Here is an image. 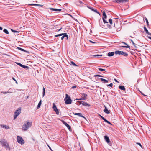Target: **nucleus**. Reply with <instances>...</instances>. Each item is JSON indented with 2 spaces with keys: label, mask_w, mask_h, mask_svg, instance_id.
Listing matches in <instances>:
<instances>
[{
  "label": "nucleus",
  "mask_w": 151,
  "mask_h": 151,
  "mask_svg": "<svg viewBox=\"0 0 151 151\" xmlns=\"http://www.w3.org/2000/svg\"><path fill=\"white\" fill-rule=\"evenodd\" d=\"M99 70L101 71H104L105 70V69L102 68H99Z\"/></svg>",
  "instance_id": "nucleus-40"
},
{
  "label": "nucleus",
  "mask_w": 151,
  "mask_h": 151,
  "mask_svg": "<svg viewBox=\"0 0 151 151\" xmlns=\"http://www.w3.org/2000/svg\"><path fill=\"white\" fill-rule=\"evenodd\" d=\"M122 43L124 44L125 45H126L127 46H122L121 47L123 48H130V46H128V45L126 43H125L124 42H122Z\"/></svg>",
  "instance_id": "nucleus-11"
},
{
  "label": "nucleus",
  "mask_w": 151,
  "mask_h": 151,
  "mask_svg": "<svg viewBox=\"0 0 151 151\" xmlns=\"http://www.w3.org/2000/svg\"><path fill=\"white\" fill-rule=\"evenodd\" d=\"M17 48L18 49V50H19L22 51H23V52H25L26 53H29V52H28L27 51L21 48H20V47H17Z\"/></svg>",
  "instance_id": "nucleus-18"
},
{
  "label": "nucleus",
  "mask_w": 151,
  "mask_h": 151,
  "mask_svg": "<svg viewBox=\"0 0 151 151\" xmlns=\"http://www.w3.org/2000/svg\"><path fill=\"white\" fill-rule=\"evenodd\" d=\"M66 97L64 99V100L65 101V104H70L72 103V101L70 98L67 94L65 95Z\"/></svg>",
  "instance_id": "nucleus-2"
},
{
  "label": "nucleus",
  "mask_w": 151,
  "mask_h": 151,
  "mask_svg": "<svg viewBox=\"0 0 151 151\" xmlns=\"http://www.w3.org/2000/svg\"><path fill=\"white\" fill-rule=\"evenodd\" d=\"M122 52V51H121L117 50V51H116L115 52V53L116 55H117V54L121 55Z\"/></svg>",
  "instance_id": "nucleus-19"
},
{
  "label": "nucleus",
  "mask_w": 151,
  "mask_h": 151,
  "mask_svg": "<svg viewBox=\"0 0 151 151\" xmlns=\"http://www.w3.org/2000/svg\"><path fill=\"white\" fill-rule=\"evenodd\" d=\"M0 126L1 127L3 128H4L6 129H8L9 128V126H7L6 125L1 124L0 125Z\"/></svg>",
  "instance_id": "nucleus-12"
},
{
  "label": "nucleus",
  "mask_w": 151,
  "mask_h": 151,
  "mask_svg": "<svg viewBox=\"0 0 151 151\" xmlns=\"http://www.w3.org/2000/svg\"><path fill=\"white\" fill-rule=\"evenodd\" d=\"M62 122L67 127V128L69 130H70L71 129V127L65 121L63 120H62Z\"/></svg>",
  "instance_id": "nucleus-8"
},
{
  "label": "nucleus",
  "mask_w": 151,
  "mask_h": 151,
  "mask_svg": "<svg viewBox=\"0 0 151 151\" xmlns=\"http://www.w3.org/2000/svg\"><path fill=\"white\" fill-rule=\"evenodd\" d=\"M103 17L102 19L103 20V22L104 23H108V22L105 19L107 17V16L106 14V13L105 12H103Z\"/></svg>",
  "instance_id": "nucleus-7"
},
{
  "label": "nucleus",
  "mask_w": 151,
  "mask_h": 151,
  "mask_svg": "<svg viewBox=\"0 0 151 151\" xmlns=\"http://www.w3.org/2000/svg\"><path fill=\"white\" fill-rule=\"evenodd\" d=\"M21 111V108L20 107L18 108L14 113V119H15L17 116L20 114Z\"/></svg>",
  "instance_id": "nucleus-3"
},
{
  "label": "nucleus",
  "mask_w": 151,
  "mask_h": 151,
  "mask_svg": "<svg viewBox=\"0 0 151 151\" xmlns=\"http://www.w3.org/2000/svg\"><path fill=\"white\" fill-rule=\"evenodd\" d=\"M49 9L52 10L53 11H61V9H57L53 8H49Z\"/></svg>",
  "instance_id": "nucleus-14"
},
{
  "label": "nucleus",
  "mask_w": 151,
  "mask_h": 151,
  "mask_svg": "<svg viewBox=\"0 0 151 151\" xmlns=\"http://www.w3.org/2000/svg\"><path fill=\"white\" fill-rule=\"evenodd\" d=\"M41 102H42V101H41V100H40V101H39V102L38 104V105H37V108L38 109L40 108V107L41 105Z\"/></svg>",
  "instance_id": "nucleus-26"
},
{
  "label": "nucleus",
  "mask_w": 151,
  "mask_h": 151,
  "mask_svg": "<svg viewBox=\"0 0 151 151\" xmlns=\"http://www.w3.org/2000/svg\"><path fill=\"white\" fill-rule=\"evenodd\" d=\"M147 34L148 35H151V33H150V32H148V33H147Z\"/></svg>",
  "instance_id": "nucleus-60"
},
{
  "label": "nucleus",
  "mask_w": 151,
  "mask_h": 151,
  "mask_svg": "<svg viewBox=\"0 0 151 151\" xmlns=\"http://www.w3.org/2000/svg\"><path fill=\"white\" fill-rule=\"evenodd\" d=\"M121 55H123L125 57H127L128 56V54L127 53L123 51L122 52Z\"/></svg>",
  "instance_id": "nucleus-22"
},
{
  "label": "nucleus",
  "mask_w": 151,
  "mask_h": 151,
  "mask_svg": "<svg viewBox=\"0 0 151 151\" xmlns=\"http://www.w3.org/2000/svg\"><path fill=\"white\" fill-rule=\"evenodd\" d=\"M76 100H86L85 98H84L83 97H81L79 99H76Z\"/></svg>",
  "instance_id": "nucleus-29"
},
{
  "label": "nucleus",
  "mask_w": 151,
  "mask_h": 151,
  "mask_svg": "<svg viewBox=\"0 0 151 151\" xmlns=\"http://www.w3.org/2000/svg\"><path fill=\"white\" fill-rule=\"evenodd\" d=\"M130 40L132 42V44L134 45H135V43H134V42L132 40V39H131Z\"/></svg>",
  "instance_id": "nucleus-51"
},
{
  "label": "nucleus",
  "mask_w": 151,
  "mask_h": 151,
  "mask_svg": "<svg viewBox=\"0 0 151 151\" xmlns=\"http://www.w3.org/2000/svg\"><path fill=\"white\" fill-rule=\"evenodd\" d=\"M0 142L1 145L6 147H7L8 146V144L7 142L6 141L5 139H2L0 141Z\"/></svg>",
  "instance_id": "nucleus-6"
},
{
  "label": "nucleus",
  "mask_w": 151,
  "mask_h": 151,
  "mask_svg": "<svg viewBox=\"0 0 151 151\" xmlns=\"http://www.w3.org/2000/svg\"><path fill=\"white\" fill-rule=\"evenodd\" d=\"M76 87V85H75V86H73L72 87V88L73 89H74V88H75Z\"/></svg>",
  "instance_id": "nucleus-50"
},
{
  "label": "nucleus",
  "mask_w": 151,
  "mask_h": 151,
  "mask_svg": "<svg viewBox=\"0 0 151 151\" xmlns=\"http://www.w3.org/2000/svg\"><path fill=\"white\" fill-rule=\"evenodd\" d=\"M89 42H91V43H95V42H93L91 40H89Z\"/></svg>",
  "instance_id": "nucleus-54"
},
{
  "label": "nucleus",
  "mask_w": 151,
  "mask_h": 151,
  "mask_svg": "<svg viewBox=\"0 0 151 151\" xmlns=\"http://www.w3.org/2000/svg\"><path fill=\"white\" fill-rule=\"evenodd\" d=\"M145 20L146 22V23L147 24V25H149V22H148L147 19V18H146L145 19Z\"/></svg>",
  "instance_id": "nucleus-45"
},
{
  "label": "nucleus",
  "mask_w": 151,
  "mask_h": 151,
  "mask_svg": "<svg viewBox=\"0 0 151 151\" xmlns=\"http://www.w3.org/2000/svg\"><path fill=\"white\" fill-rule=\"evenodd\" d=\"M89 8L90 9H91V10L93 11H94L95 9H94L92 7H89Z\"/></svg>",
  "instance_id": "nucleus-49"
},
{
  "label": "nucleus",
  "mask_w": 151,
  "mask_h": 151,
  "mask_svg": "<svg viewBox=\"0 0 151 151\" xmlns=\"http://www.w3.org/2000/svg\"><path fill=\"white\" fill-rule=\"evenodd\" d=\"M98 115L100 116L101 117V118L103 120H104V119H105V118L103 116H101V115H100V114H99Z\"/></svg>",
  "instance_id": "nucleus-41"
},
{
  "label": "nucleus",
  "mask_w": 151,
  "mask_h": 151,
  "mask_svg": "<svg viewBox=\"0 0 151 151\" xmlns=\"http://www.w3.org/2000/svg\"><path fill=\"white\" fill-rule=\"evenodd\" d=\"M140 92L141 93V94H142V95H144V96H146L145 95H144L143 94V93H142V92L140 91Z\"/></svg>",
  "instance_id": "nucleus-61"
},
{
  "label": "nucleus",
  "mask_w": 151,
  "mask_h": 151,
  "mask_svg": "<svg viewBox=\"0 0 151 151\" xmlns=\"http://www.w3.org/2000/svg\"><path fill=\"white\" fill-rule=\"evenodd\" d=\"M104 138L106 142L108 143H109L110 142V140L109 137L107 136H104Z\"/></svg>",
  "instance_id": "nucleus-10"
},
{
  "label": "nucleus",
  "mask_w": 151,
  "mask_h": 151,
  "mask_svg": "<svg viewBox=\"0 0 151 151\" xmlns=\"http://www.w3.org/2000/svg\"><path fill=\"white\" fill-rule=\"evenodd\" d=\"M3 32L6 34H9V32L8 30L6 29H4L3 30Z\"/></svg>",
  "instance_id": "nucleus-27"
},
{
  "label": "nucleus",
  "mask_w": 151,
  "mask_h": 151,
  "mask_svg": "<svg viewBox=\"0 0 151 151\" xmlns=\"http://www.w3.org/2000/svg\"><path fill=\"white\" fill-rule=\"evenodd\" d=\"M93 56H95V57H96V56H101V55H94Z\"/></svg>",
  "instance_id": "nucleus-47"
},
{
  "label": "nucleus",
  "mask_w": 151,
  "mask_h": 151,
  "mask_svg": "<svg viewBox=\"0 0 151 151\" xmlns=\"http://www.w3.org/2000/svg\"><path fill=\"white\" fill-rule=\"evenodd\" d=\"M70 63V64H72V65H73L74 66H77V67H78V65H77L73 61H71Z\"/></svg>",
  "instance_id": "nucleus-25"
},
{
  "label": "nucleus",
  "mask_w": 151,
  "mask_h": 151,
  "mask_svg": "<svg viewBox=\"0 0 151 151\" xmlns=\"http://www.w3.org/2000/svg\"><path fill=\"white\" fill-rule=\"evenodd\" d=\"M55 112L56 113V114L57 115H58L59 114V112L58 111V109L57 110H55Z\"/></svg>",
  "instance_id": "nucleus-36"
},
{
  "label": "nucleus",
  "mask_w": 151,
  "mask_h": 151,
  "mask_svg": "<svg viewBox=\"0 0 151 151\" xmlns=\"http://www.w3.org/2000/svg\"><path fill=\"white\" fill-rule=\"evenodd\" d=\"M77 104L78 105H80L81 104L82 105L86 106L89 107L90 106V105L87 103L86 102L84 101H78L77 102Z\"/></svg>",
  "instance_id": "nucleus-4"
},
{
  "label": "nucleus",
  "mask_w": 151,
  "mask_h": 151,
  "mask_svg": "<svg viewBox=\"0 0 151 151\" xmlns=\"http://www.w3.org/2000/svg\"><path fill=\"white\" fill-rule=\"evenodd\" d=\"M137 144L140 146L141 147H142V145L140 143H137Z\"/></svg>",
  "instance_id": "nucleus-48"
},
{
  "label": "nucleus",
  "mask_w": 151,
  "mask_h": 151,
  "mask_svg": "<svg viewBox=\"0 0 151 151\" xmlns=\"http://www.w3.org/2000/svg\"><path fill=\"white\" fill-rule=\"evenodd\" d=\"M2 93H3V94H6V93H11V92L9 91H7V92H1Z\"/></svg>",
  "instance_id": "nucleus-39"
},
{
  "label": "nucleus",
  "mask_w": 151,
  "mask_h": 151,
  "mask_svg": "<svg viewBox=\"0 0 151 151\" xmlns=\"http://www.w3.org/2000/svg\"><path fill=\"white\" fill-rule=\"evenodd\" d=\"M144 31L146 33V34L147 33H148V30L147 29L146 27L145 26H144Z\"/></svg>",
  "instance_id": "nucleus-28"
},
{
  "label": "nucleus",
  "mask_w": 151,
  "mask_h": 151,
  "mask_svg": "<svg viewBox=\"0 0 151 151\" xmlns=\"http://www.w3.org/2000/svg\"><path fill=\"white\" fill-rule=\"evenodd\" d=\"M26 124L23 125L22 130L23 131H26L32 125V122H29L28 121L26 122Z\"/></svg>",
  "instance_id": "nucleus-1"
},
{
  "label": "nucleus",
  "mask_w": 151,
  "mask_h": 151,
  "mask_svg": "<svg viewBox=\"0 0 151 151\" xmlns=\"http://www.w3.org/2000/svg\"><path fill=\"white\" fill-rule=\"evenodd\" d=\"M105 122H107V123L110 124L112 125V124L108 121L106 119H104V120Z\"/></svg>",
  "instance_id": "nucleus-33"
},
{
  "label": "nucleus",
  "mask_w": 151,
  "mask_h": 151,
  "mask_svg": "<svg viewBox=\"0 0 151 151\" xmlns=\"http://www.w3.org/2000/svg\"><path fill=\"white\" fill-rule=\"evenodd\" d=\"M104 111L106 114H109L110 113L109 111L108 110L107 108L105 106V109L104 110Z\"/></svg>",
  "instance_id": "nucleus-21"
},
{
  "label": "nucleus",
  "mask_w": 151,
  "mask_h": 151,
  "mask_svg": "<svg viewBox=\"0 0 151 151\" xmlns=\"http://www.w3.org/2000/svg\"><path fill=\"white\" fill-rule=\"evenodd\" d=\"M107 86H110V87H112L113 86V84L112 83H111L110 84H109L107 85Z\"/></svg>",
  "instance_id": "nucleus-43"
},
{
  "label": "nucleus",
  "mask_w": 151,
  "mask_h": 151,
  "mask_svg": "<svg viewBox=\"0 0 151 151\" xmlns=\"http://www.w3.org/2000/svg\"><path fill=\"white\" fill-rule=\"evenodd\" d=\"M119 88L122 90H125V88L124 86H119Z\"/></svg>",
  "instance_id": "nucleus-17"
},
{
  "label": "nucleus",
  "mask_w": 151,
  "mask_h": 151,
  "mask_svg": "<svg viewBox=\"0 0 151 151\" xmlns=\"http://www.w3.org/2000/svg\"><path fill=\"white\" fill-rule=\"evenodd\" d=\"M2 29H3L0 26V30H2Z\"/></svg>",
  "instance_id": "nucleus-62"
},
{
  "label": "nucleus",
  "mask_w": 151,
  "mask_h": 151,
  "mask_svg": "<svg viewBox=\"0 0 151 151\" xmlns=\"http://www.w3.org/2000/svg\"><path fill=\"white\" fill-rule=\"evenodd\" d=\"M109 23L111 25H112V20L111 19H109Z\"/></svg>",
  "instance_id": "nucleus-37"
},
{
  "label": "nucleus",
  "mask_w": 151,
  "mask_h": 151,
  "mask_svg": "<svg viewBox=\"0 0 151 151\" xmlns=\"http://www.w3.org/2000/svg\"><path fill=\"white\" fill-rule=\"evenodd\" d=\"M39 5V4H34V6H38Z\"/></svg>",
  "instance_id": "nucleus-58"
},
{
  "label": "nucleus",
  "mask_w": 151,
  "mask_h": 151,
  "mask_svg": "<svg viewBox=\"0 0 151 151\" xmlns=\"http://www.w3.org/2000/svg\"><path fill=\"white\" fill-rule=\"evenodd\" d=\"M17 65H19V66H21V67H22V66L23 65L22 64H21V63H17Z\"/></svg>",
  "instance_id": "nucleus-44"
},
{
  "label": "nucleus",
  "mask_w": 151,
  "mask_h": 151,
  "mask_svg": "<svg viewBox=\"0 0 151 151\" xmlns=\"http://www.w3.org/2000/svg\"><path fill=\"white\" fill-rule=\"evenodd\" d=\"M81 94L82 95V96H83V97L84 98H85V99L86 100L87 96V95L86 94H85L84 93H81Z\"/></svg>",
  "instance_id": "nucleus-20"
},
{
  "label": "nucleus",
  "mask_w": 151,
  "mask_h": 151,
  "mask_svg": "<svg viewBox=\"0 0 151 151\" xmlns=\"http://www.w3.org/2000/svg\"><path fill=\"white\" fill-rule=\"evenodd\" d=\"M100 80H101L102 82H103L104 83H106L108 82V81L107 80L105 79L100 78Z\"/></svg>",
  "instance_id": "nucleus-16"
},
{
  "label": "nucleus",
  "mask_w": 151,
  "mask_h": 151,
  "mask_svg": "<svg viewBox=\"0 0 151 151\" xmlns=\"http://www.w3.org/2000/svg\"><path fill=\"white\" fill-rule=\"evenodd\" d=\"M17 141L18 143L21 144L22 145L24 143V141L21 137L18 136H17Z\"/></svg>",
  "instance_id": "nucleus-5"
},
{
  "label": "nucleus",
  "mask_w": 151,
  "mask_h": 151,
  "mask_svg": "<svg viewBox=\"0 0 151 151\" xmlns=\"http://www.w3.org/2000/svg\"><path fill=\"white\" fill-rule=\"evenodd\" d=\"M34 4H29V5L30 6H34Z\"/></svg>",
  "instance_id": "nucleus-59"
},
{
  "label": "nucleus",
  "mask_w": 151,
  "mask_h": 151,
  "mask_svg": "<svg viewBox=\"0 0 151 151\" xmlns=\"http://www.w3.org/2000/svg\"><path fill=\"white\" fill-rule=\"evenodd\" d=\"M22 67L25 69H28L29 68V67L24 65H22Z\"/></svg>",
  "instance_id": "nucleus-30"
},
{
  "label": "nucleus",
  "mask_w": 151,
  "mask_h": 151,
  "mask_svg": "<svg viewBox=\"0 0 151 151\" xmlns=\"http://www.w3.org/2000/svg\"><path fill=\"white\" fill-rule=\"evenodd\" d=\"M128 1H129L127 0H118V2H117V3H123L128 2Z\"/></svg>",
  "instance_id": "nucleus-13"
},
{
  "label": "nucleus",
  "mask_w": 151,
  "mask_h": 151,
  "mask_svg": "<svg viewBox=\"0 0 151 151\" xmlns=\"http://www.w3.org/2000/svg\"><path fill=\"white\" fill-rule=\"evenodd\" d=\"M114 81L115 82H117V83H119V81L116 79H114Z\"/></svg>",
  "instance_id": "nucleus-56"
},
{
  "label": "nucleus",
  "mask_w": 151,
  "mask_h": 151,
  "mask_svg": "<svg viewBox=\"0 0 151 151\" xmlns=\"http://www.w3.org/2000/svg\"><path fill=\"white\" fill-rule=\"evenodd\" d=\"M39 5H38V6H40L41 7H43L44 6L43 5H42L39 4Z\"/></svg>",
  "instance_id": "nucleus-55"
},
{
  "label": "nucleus",
  "mask_w": 151,
  "mask_h": 151,
  "mask_svg": "<svg viewBox=\"0 0 151 151\" xmlns=\"http://www.w3.org/2000/svg\"><path fill=\"white\" fill-rule=\"evenodd\" d=\"M147 37L148 38L150 39L151 40V37L148 36Z\"/></svg>",
  "instance_id": "nucleus-64"
},
{
  "label": "nucleus",
  "mask_w": 151,
  "mask_h": 151,
  "mask_svg": "<svg viewBox=\"0 0 151 151\" xmlns=\"http://www.w3.org/2000/svg\"><path fill=\"white\" fill-rule=\"evenodd\" d=\"M52 108L54 111L58 109L57 108L56 106L55 105V103H53Z\"/></svg>",
  "instance_id": "nucleus-23"
},
{
  "label": "nucleus",
  "mask_w": 151,
  "mask_h": 151,
  "mask_svg": "<svg viewBox=\"0 0 151 151\" xmlns=\"http://www.w3.org/2000/svg\"><path fill=\"white\" fill-rule=\"evenodd\" d=\"M94 77H103V76H102L101 75H95L94 76Z\"/></svg>",
  "instance_id": "nucleus-31"
},
{
  "label": "nucleus",
  "mask_w": 151,
  "mask_h": 151,
  "mask_svg": "<svg viewBox=\"0 0 151 151\" xmlns=\"http://www.w3.org/2000/svg\"><path fill=\"white\" fill-rule=\"evenodd\" d=\"M108 27H109V28H110L111 27V25H108Z\"/></svg>",
  "instance_id": "nucleus-63"
},
{
  "label": "nucleus",
  "mask_w": 151,
  "mask_h": 151,
  "mask_svg": "<svg viewBox=\"0 0 151 151\" xmlns=\"http://www.w3.org/2000/svg\"><path fill=\"white\" fill-rule=\"evenodd\" d=\"M114 52H109L107 54V55L109 57H111V56H113L114 55Z\"/></svg>",
  "instance_id": "nucleus-15"
},
{
  "label": "nucleus",
  "mask_w": 151,
  "mask_h": 151,
  "mask_svg": "<svg viewBox=\"0 0 151 151\" xmlns=\"http://www.w3.org/2000/svg\"><path fill=\"white\" fill-rule=\"evenodd\" d=\"M11 31L14 32V33H15V32H17V33H19V31H16V30H14L12 29H11Z\"/></svg>",
  "instance_id": "nucleus-35"
},
{
  "label": "nucleus",
  "mask_w": 151,
  "mask_h": 151,
  "mask_svg": "<svg viewBox=\"0 0 151 151\" xmlns=\"http://www.w3.org/2000/svg\"><path fill=\"white\" fill-rule=\"evenodd\" d=\"M47 146H48V147H49V149L51 150V151H53V150H52V149L48 145H47Z\"/></svg>",
  "instance_id": "nucleus-52"
},
{
  "label": "nucleus",
  "mask_w": 151,
  "mask_h": 151,
  "mask_svg": "<svg viewBox=\"0 0 151 151\" xmlns=\"http://www.w3.org/2000/svg\"><path fill=\"white\" fill-rule=\"evenodd\" d=\"M63 34H63V33H61V34H59L57 35H55V37H58V36H62L63 35Z\"/></svg>",
  "instance_id": "nucleus-38"
},
{
  "label": "nucleus",
  "mask_w": 151,
  "mask_h": 151,
  "mask_svg": "<svg viewBox=\"0 0 151 151\" xmlns=\"http://www.w3.org/2000/svg\"><path fill=\"white\" fill-rule=\"evenodd\" d=\"M63 34H64L63 35V36L61 37L62 40H63L64 39V38L66 36V33H63Z\"/></svg>",
  "instance_id": "nucleus-32"
},
{
  "label": "nucleus",
  "mask_w": 151,
  "mask_h": 151,
  "mask_svg": "<svg viewBox=\"0 0 151 151\" xmlns=\"http://www.w3.org/2000/svg\"><path fill=\"white\" fill-rule=\"evenodd\" d=\"M73 114L75 115H78L79 116L82 117L84 118L85 119H86V118L83 116L81 114V113H74V112H73Z\"/></svg>",
  "instance_id": "nucleus-9"
},
{
  "label": "nucleus",
  "mask_w": 151,
  "mask_h": 151,
  "mask_svg": "<svg viewBox=\"0 0 151 151\" xmlns=\"http://www.w3.org/2000/svg\"><path fill=\"white\" fill-rule=\"evenodd\" d=\"M93 11L99 14V15H100V13L99 12L97 11V10L96 9H95Z\"/></svg>",
  "instance_id": "nucleus-42"
},
{
  "label": "nucleus",
  "mask_w": 151,
  "mask_h": 151,
  "mask_svg": "<svg viewBox=\"0 0 151 151\" xmlns=\"http://www.w3.org/2000/svg\"><path fill=\"white\" fill-rule=\"evenodd\" d=\"M65 37H66L67 39V40L68 38V35H67V33H66V36Z\"/></svg>",
  "instance_id": "nucleus-57"
},
{
  "label": "nucleus",
  "mask_w": 151,
  "mask_h": 151,
  "mask_svg": "<svg viewBox=\"0 0 151 151\" xmlns=\"http://www.w3.org/2000/svg\"><path fill=\"white\" fill-rule=\"evenodd\" d=\"M113 0V1L115 2H116V3H117V2H118V0Z\"/></svg>",
  "instance_id": "nucleus-53"
},
{
  "label": "nucleus",
  "mask_w": 151,
  "mask_h": 151,
  "mask_svg": "<svg viewBox=\"0 0 151 151\" xmlns=\"http://www.w3.org/2000/svg\"><path fill=\"white\" fill-rule=\"evenodd\" d=\"M99 25L101 26V23H102V21H101L100 20H99Z\"/></svg>",
  "instance_id": "nucleus-46"
},
{
  "label": "nucleus",
  "mask_w": 151,
  "mask_h": 151,
  "mask_svg": "<svg viewBox=\"0 0 151 151\" xmlns=\"http://www.w3.org/2000/svg\"><path fill=\"white\" fill-rule=\"evenodd\" d=\"M52 108L54 111L58 109L57 108L56 106L55 105V103H53Z\"/></svg>",
  "instance_id": "nucleus-24"
},
{
  "label": "nucleus",
  "mask_w": 151,
  "mask_h": 151,
  "mask_svg": "<svg viewBox=\"0 0 151 151\" xmlns=\"http://www.w3.org/2000/svg\"><path fill=\"white\" fill-rule=\"evenodd\" d=\"M45 91L44 88H43V97H44L45 95Z\"/></svg>",
  "instance_id": "nucleus-34"
}]
</instances>
